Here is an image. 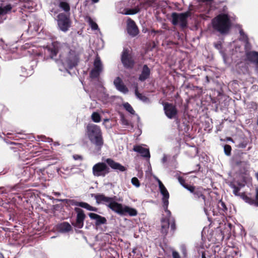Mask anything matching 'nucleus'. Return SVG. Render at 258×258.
<instances>
[{"label":"nucleus","mask_w":258,"mask_h":258,"mask_svg":"<svg viewBox=\"0 0 258 258\" xmlns=\"http://www.w3.org/2000/svg\"><path fill=\"white\" fill-rule=\"evenodd\" d=\"M91 196L96 199L97 204L108 203V207L112 211L120 215L123 216L128 214L130 216H136L138 214V211L136 209L116 202L115 201L116 196L108 197L101 194H92Z\"/></svg>","instance_id":"f257e3e1"},{"label":"nucleus","mask_w":258,"mask_h":258,"mask_svg":"<svg viewBox=\"0 0 258 258\" xmlns=\"http://www.w3.org/2000/svg\"><path fill=\"white\" fill-rule=\"evenodd\" d=\"M59 57L63 66L69 70L76 67L79 61V54L67 44L61 46Z\"/></svg>","instance_id":"f03ea898"},{"label":"nucleus","mask_w":258,"mask_h":258,"mask_svg":"<svg viewBox=\"0 0 258 258\" xmlns=\"http://www.w3.org/2000/svg\"><path fill=\"white\" fill-rule=\"evenodd\" d=\"M85 134L91 143L94 145L98 151L101 150L104 145V139L100 127L95 124L89 123L86 127Z\"/></svg>","instance_id":"7ed1b4c3"},{"label":"nucleus","mask_w":258,"mask_h":258,"mask_svg":"<svg viewBox=\"0 0 258 258\" xmlns=\"http://www.w3.org/2000/svg\"><path fill=\"white\" fill-rule=\"evenodd\" d=\"M213 28L221 34H226L231 27V22L227 14H219L212 20Z\"/></svg>","instance_id":"20e7f679"},{"label":"nucleus","mask_w":258,"mask_h":258,"mask_svg":"<svg viewBox=\"0 0 258 258\" xmlns=\"http://www.w3.org/2000/svg\"><path fill=\"white\" fill-rule=\"evenodd\" d=\"M230 186L233 189V193L236 196H239L246 203L258 207V188L256 189V194L255 199L246 195L245 192L240 193V187L237 186L233 183L230 184Z\"/></svg>","instance_id":"39448f33"},{"label":"nucleus","mask_w":258,"mask_h":258,"mask_svg":"<svg viewBox=\"0 0 258 258\" xmlns=\"http://www.w3.org/2000/svg\"><path fill=\"white\" fill-rule=\"evenodd\" d=\"M58 28L63 32H67L71 26L70 14L59 13L56 17Z\"/></svg>","instance_id":"423d86ee"},{"label":"nucleus","mask_w":258,"mask_h":258,"mask_svg":"<svg viewBox=\"0 0 258 258\" xmlns=\"http://www.w3.org/2000/svg\"><path fill=\"white\" fill-rule=\"evenodd\" d=\"M191 16V12L188 11L185 13L178 14L177 13H173L171 15L172 23L174 25L178 24V22H180V26L182 28H185L187 26V18Z\"/></svg>","instance_id":"0eeeda50"},{"label":"nucleus","mask_w":258,"mask_h":258,"mask_svg":"<svg viewBox=\"0 0 258 258\" xmlns=\"http://www.w3.org/2000/svg\"><path fill=\"white\" fill-rule=\"evenodd\" d=\"M121 61L124 68L127 69H133L135 64V61L130 53L128 49H124L121 56Z\"/></svg>","instance_id":"6e6552de"},{"label":"nucleus","mask_w":258,"mask_h":258,"mask_svg":"<svg viewBox=\"0 0 258 258\" xmlns=\"http://www.w3.org/2000/svg\"><path fill=\"white\" fill-rule=\"evenodd\" d=\"M187 190L192 194L193 198L197 201L200 200L206 201V196L205 193L207 190L202 186H195L192 185L190 187H187Z\"/></svg>","instance_id":"1a4fd4ad"},{"label":"nucleus","mask_w":258,"mask_h":258,"mask_svg":"<svg viewBox=\"0 0 258 258\" xmlns=\"http://www.w3.org/2000/svg\"><path fill=\"white\" fill-rule=\"evenodd\" d=\"M93 175L95 176H105L110 171L107 165L103 162L95 164L92 168Z\"/></svg>","instance_id":"9d476101"},{"label":"nucleus","mask_w":258,"mask_h":258,"mask_svg":"<svg viewBox=\"0 0 258 258\" xmlns=\"http://www.w3.org/2000/svg\"><path fill=\"white\" fill-rule=\"evenodd\" d=\"M93 65L94 68L89 74L90 77L92 79L98 78L103 71V65L98 56L95 58Z\"/></svg>","instance_id":"9b49d317"},{"label":"nucleus","mask_w":258,"mask_h":258,"mask_svg":"<svg viewBox=\"0 0 258 258\" xmlns=\"http://www.w3.org/2000/svg\"><path fill=\"white\" fill-rule=\"evenodd\" d=\"M163 105L165 114L168 118L172 119L176 116L178 110L175 105L166 102H164Z\"/></svg>","instance_id":"f8f14e48"},{"label":"nucleus","mask_w":258,"mask_h":258,"mask_svg":"<svg viewBox=\"0 0 258 258\" xmlns=\"http://www.w3.org/2000/svg\"><path fill=\"white\" fill-rule=\"evenodd\" d=\"M62 45L58 42H53L50 45L46 46L45 49V53H47L51 58H53L56 56L59 51L60 52Z\"/></svg>","instance_id":"ddd939ff"},{"label":"nucleus","mask_w":258,"mask_h":258,"mask_svg":"<svg viewBox=\"0 0 258 258\" xmlns=\"http://www.w3.org/2000/svg\"><path fill=\"white\" fill-rule=\"evenodd\" d=\"M75 211L77 213L76 221L75 223H72V224L77 228H82L84 226V221L85 219L86 215L84 214V211L79 208H75Z\"/></svg>","instance_id":"4468645a"},{"label":"nucleus","mask_w":258,"mask_h":258,"mask_svg":"<svg viewBox=\"0 0 258 258\" xmlns=\"http://www.w3.org/2000/svg\"><path fill=\"white\" fill-rule=\"evenodd\" d=\"M127 33L132 37L136 36L139 33V30L136 23L131 18L128 19L127 24Z\"/></svg>","instance_id":"2eb2a0df"},{"label":"nucleus","mask_w":258,"mask_h":258,"mask_svg":"<svg viewBox=\"0 0 258 258\" xmlns=\"http://www.w3.org/2000/svg\"><path fill=\"white\" fill-rule=\"evenodd\" d=\"M246 60L254 63L256 69L258 70V52L256 51H249L245 53Z\"/></svg>","instance_id":"dca6fc26"},{"label":"nucleus","mask_w":258,"mask_h":258,"mask_svg":"<svg viewBox=\"0 0 258 258\" xmlns=\"http://www.w3.org/2000/svg\"><path fill=\"white\" fill-rule=\"evenodd\" d=\"M105 162L109 166L114 170H119L121 172L124 171L126 170V168L124 166H122L120 163L115 162L111 158H107L106 159Z\"/></svg>","instance_id":"f3484780"},{"label":"nucleus","mask_w":258,"mask_h":258,"mask_svg":"<svg viewBox=\"0 0 258 258\" xmlns=\"http://www.w3.org/2000/svg\"><path fill=\"white\" fill-rule=\"evenodd\" d=\"M88 215L91 219H94L96 220L95 225L96 226H98L102 224H105L107 223V220L104 217H102L99 215H98L94 213H90Z\"/></svg>","instance_id":"a211bd4d"},{"label":"nucleus","mask_w":258,"mask_h":258,"mask_svg":"<svg viewBox=\"0 0 258 258\" xmlns=\"http://www.w3.org/2000/svg\"><path fill=\"white\" fill-rule=\"evenodd\" d=\"M113 83L118 91L124 93H126L128 91L127 88L123 83L122 80L119 77L116 78L114 80Z\"/></svg>","instance_id":"6ab92c4d"},{"label":"nucleus","mask_w":258,"mask_h":258,"mask_svg":"<svg viewBox=\"0 0 258 258\" xmlns=\"http://www.w3.org/2000/svg\"><path fill=\"white\" fill-rule=\"evenodd\" d=\"M133 150L135 152H138L141 154V155L145 158L150 157V151L148 149L143 147L140 145H136L134 146Z\"/></svg>","instance_id":"aec40b11"},{"label":"nucleus","mask_w":258,"mask_h":258,"mask_svg":"<svg viewBox=\"0 0 258 258\" xmlns=\"http://www.w3.org/2000/svg\"><path fill=\"white\" fill-rule=\"evenodd\" d=\"M159 187L161 194L163 196L162 199V203H167L169 198V194L163 183L158 180Z\"/></svg>","instance_id":"412c9836"},{"label":"nucleus","mask_w":258,"mask_h":258,"mask_svg":"<svg viewBox=\"0 0 258 258\" xmlns=\"http://www.w3.org/2000/svg\"><path fill=\"white\" fill-rule=\"evenodd\" d=\"M151 70L147 64H144L143 67L141 74L139 75V80L141 82H144L150 77Z\"/></svg>","instance_id":"4be33fe9"},{"label":"nucleus","mask_w":258,"mask_h":258,"mask_svg":"<svg viewBox=\"0 0 258 258\" xmlns=\"http://www.w3.org/2000/svg\"><path fill=\"white\" fill-rule=\"evenodd\" d=\"M169 219L168 218H162L161 220V233L165 236L167 235L169 228Z\"/></svg>","instance_id":"5701e85b"},{"label":"nucleus","mask_w":258,"mask_h":258,"mask_svg":"<svg viewBox=\"0 0 258 258\" xmlns=\"http://www.w3.org/2000/svg\"><path fill=\"white\" fill-rule=\"evenodd\" d=\"M56 228L58 231L62 233H67L72 230L71 225L67 222H63L57 224Z\"/></svg>","instance_id":"b1692460"},{"label":"nucleus","mask_w":258,"mask_h":258,"mask_svg":"<svg viewBox=\"0 0 258 258\" xmlns=\"http://www.w3.org/2000/svg\"><path fill=\"white\" fill-rule=\"evenodd\" d=\"M12 7L11 5H7L4 7H0V17L3 16L11 11Z\"/></svg>","instance_id":"393cba45"},{"label":"nucleus","mask_w":258,"mask_h":258,"mask_svg":"<svg viewBox=\"0 0 258 258\" xmlns=\"http://www.w3.org/2000/svg\"><path fill=\"white\" fill-rule=\"evenodd\" d=\"M217 207L219 212L222 214H224L225 213H226L228 210L225 203L221 200L218 202Z\"/></svg>","instance_id":"a878e982"},{"label":"nucleus","mask_w":258,"mask_h":258,"mask_svg":"<svg viewBox=\"0 0 258 258\" xmlns=\"http://www.w3.org/2000/svg\"><path fill=\"white\" fill-rule=\"evenodd\" d=\"M62 202L64 204L65 206L67 207L74 206H78L79 202L74 200L63 199L62 200Z\"/></svg>","instance_id":"bb28decb"},{"label":"nucleus","mask_w":258,"mask_h":258,"mask_svg":"<svg viewBox=\"0 0 258 258\" xmlns=\"http://www.w3.org/2000/svg\"><path fill=\"white\" fill-rule=\"evenodd\" d=\"M78 206L81 207L82 208L86 209L88 210L92 211H97V208L95 207H93L91 206H90L89 204H88L87 203L85 202H79L78 203Z\"/></svg>","instance_id":"cd10ccee"},{"label":"nucleus","mask_w":258,"mask_h":258,"mask_svg":"<svg viewBox=\"0 0 258 258\" xmlns=\"http://www.w3.org/2000/svg\"><path fill=\"white\" fill-rule=\"evenodd\" d=\"M28 77V74L26 72H23L22 74L19 73L16 77V80L17 82L21 83L23 82Z\"/></svg>","instance_id":"c85d7f7f"},{"label":"nucleus","mask_w":258,"mask_h":258,"mask_svg":"<svg viewBox=\"0 0 258 258\" xmlns=\"http://www.w3.org/2000/svg\"><path fill=\"white\" fill-rule=\"evenodd\" d=\"M135 94L139 99L143 101V102H147L149 101V99L147 97L138 92L137 87H136L135 89Z\"/></svg>","instance_id":"c756f323"},{"label":"nucleus","mask_w":258,"mask_h":258,"mask_svg":"<svg viewBox=\"0 0 258 258\" xmlns=\"http://www.w3.org/2000/svg\"><path fill=\"white\" fill-rule=\"evenodd\" d=\"M59 7L66 13L69 12L70 11V5L66 2H60L59 4Z\"/></svg>","instance_id":"7c9ffc66"},{"label":"nucleus","mask_w":258,"mask_h":258,"mask_svg":"<svg viewBox=\"0 0 258 258\" xmlns=\"http://www.w3.org/2000/svg\"><path fill=\"white\" fill-rule=\"evenodd\" d=\"M91 119L95 122H99L101 121V116L97 112H94L91 115Z\"/></svg>","instance_id":"2f4dec72"},{"label":"nucleus","mask_w":258,"mask_h":258,"mask_svg":"<svg viewBox=\"0 0 258 258\" xmlns=\"http://www.w3.org/2000/svg\"><path fill=\"white\" fill-rule=\"evenodd\" d=\"M180 184L187 190V187H190L192 185L188 184L185 182V180L184 178L182 176H179L177 178Z\"/></svg>","instance_id":"473e14b6"},{"label":"nucleus","mask_w":258,"mask_h":258,"mask_svg":"<svg viewBox=\"0 0 258 258\" xmlns=\"http://www.w3.org/2000/svg\"><path fill=\"white\" fill-rule=\"evenodd\" d=\"M123 107L124 109L130 112L132 114H135V111L134 110L132 106L128 103L126 102L123 104Z\"/></svg>","instance_id":"72a5a7b5"},{"label":"nucleus","mask_w":258,"mask_h":258,"mask_svg":"<svg viewBox=\"0 0 258 258\" xmlns=\"http://www.w3.org/2000/svg\"><path fill=\"white\" fill-rule=\"evenodd\" d=\"M88 22L90 25L91 28L94 30H97L98 29V25L95 22L93 21V20L92 19L91 17H88Z\"/></svg>","instance_id":"f704fd0d"},{"label":"nucleus","mask_w":258,"mask_h":258,"mask_svg":"<svg viewBox=\"0 0 258 258\" xmlns=\"http://www.w3.org/2000/svg\"><path fill=\"white\" fill-rule=\"evenodd\" d=\"M140 11V9L138 8H135L134 9H130L127 10L125 12V14L126 15H134Z\"/></svg>","instance_id":"c9c22d12"},{"label":"nucleus","mask_w":258,"mask_h":258,"mask_svg":"<svg viewBox=\"0 0 258 258\" xmlns=\"http://www.w3.org/2000/svg\"><path fill=\"white\" fill-rule=\"evenodd\" d=\"M152 2L149 0H146L144 2L141 3L142 8L147 9L148 7L152 6Z\"/></svg>","instance_id":"e433bc0d"},{"label":"nucleus","mask_w":258,"mask_h":258,"mask_svg":"<svg viewBox=\"0 0 258 258\" xmlns=\"http://www.w3.org/2000/svg\"><path fill=\"white\" fill-rule=\"evenodd\" d=\"M231 147L229 145L226 144L224 147V153L227 156L231 155Z\"/></svg>","instance_id":"4c0bfd02"},{"label":"nucleus","mask_w":258,"mask_h":258,"mask_svg":"<svg viewBox=\"0 0 258 258\" xmlns=\"http://www.w3.org/2000/svg\"><path fill=\"white\" fill-rule=\"evenodd\" d=\"M169 204V201H167V203H163V208L165 211V212L167 213V215L170 217L171 216V212L168 209V206Z\"/></svg>","instance_id":"58836bf2"},{"label":"nucleus","mask_w":258,"mask_h":258,"mask_svg":"<svg viewBox=\"0 0 258 258\" xmlns=\"http://www.w3.org/2000/svg\"><path fill=\"white\" fill-rule=\"evenodd\" d=\"M131 182L137 187H138L140 186V182L137 177H133L131 179Z\"/></svg>","instance_id":"ea45409f"},{"label":"nucleus","mask_w":258,"mask_h":258,"mask_svg":"<svg viewBox=\"0 0 258 258\" xmlns=\"http://www.w3.org/2000/svg\"><path fill=\"white\" fill-rule=\"evenodd\" d=\"M14 189V188L12 187L11 189V190H10L5 187H0V195L7 194L8 192L10 191L11 190H12Z\"/></svg>","instance_id":"a19ab883"},{"label":"nucleus","mask_w":258,"mask_h":258,"mask_svg":"<svg viewBox=\"0 0 258 258\" xmlns=\"http://www.w3.org/2000/svg\"><path fill=\"white\" fill-rule=\"evenodd\" d=\"M170 228L171 230L172 231L173 233H174V232L176 230L175 221L174 219L171 221Z\"/></svg>","instance_id":"79ce46f5"},{"label":"nucleus","mask_w":258,"mask_h":258,"mask_svg":"<svg viewBox=\"0 0 258 258\" xmlns=\"http://www.w3.org/2000/svg\"><path fill=\"white\" fill-rule=\"evenodd\" d=\"M172 255L173 258H181L179 253L175 250L172 251Z\"/></svg>","instance_id":"37998d69"},{"label":"nucleus","mask_w":258,"mask_h":258,"mask_svg":"<svg viewBox=\"0 0 258 258\" xmlns=\"http://www.w3.org/2000/svg\"><path fill=\"white\" fill-rule=\"evenodd\" d=\"M73 158L75 160H82L83 159V157L81 155L75 154L73 155Z\"/></svg>","instance_id":"c03bdc74"},{"label":"nucleus","mask_w":258,"mask_h":258,"mask_svg":"<svg viewBox=\"0 0 258 258\" xmlns=\"http://www.w3.org/2000/svg\"><path fill=\"white\" fill-rule=\"evenodd\" d=\"M122 123L124 125H128L129 124V122L127 120L123 118L122 119Z\"/></svg>","instance_id":"a18cd8bd"},{"label":"nucleus","mask_w":258,"mask_h":258,"mask_svg":"<svg viewBox=\"0 0 258 258\" xmlns=\"http://www.w3.org/2000/svg\"><path fill=\"white\" fill-rule=\"evenodd\" d=\"M214 0H199L202 3H212Z\"/></svg>","instance_id":"49530a36"},{"label":"nucleus","mask_w":258,"mask_h":258,"mask_svg":"<svg viewBox=\"0 0 258 258\" xmlns=\"http://www.w3.org/2000/svg\"><path fill=\"white\" fill-rule=\"evenodd\" d=\"M237 184H238V185H237V186H238V187H240V189L241 187H244V185H244V184L242 183H240V182H238Z\"/></svg>","instance_id":"de8ad7c7"},{"label":"nucleus","mask_w":258,"mask_h":258,"mask_svg":"<svg viewBox=\"0 0 258 258\" xmlns=\"http://www.w3.org/2000/svg\"><path fill=\"white\" fill-rule=\"evenodd\" d=\"M239 33H240L241 36H243L244 35V32L243 31V30H240V31H239Z\"/></svg>","instance_id":"09e8293b"},{"label":"nucleus","mask_w":258,"mask_h":258,"mask_svg":"<svg viewBox=\"0 0 258 258\" xmlns=\"http://www.w3.org/2000/svg\"><path fill=\"white\" fill-rule=\"evenodd\" d=\"M89 3V1L88 0H85L84 2V5L85 6H87L88 4Z\"/></svg>","instance_id":"8fccbe9b"},{"label":"nucleus","mask_w":258,"mask_h":258,"mask_svg":"<svg viewBox=\"0 0 258 258\" xmlns=\"http://www.w3.org/2000/svg\"><path fill=\"white\" fill-rule=\"evenodd\" d=\"M92 3L95 4L99 2V0H91Z\"/></svg>","instance_id":"3c124183"},{"label":"nucleus","mask_w":258,"mask_h":258,"mask_svg":"<svg viewBox=\"0 0 258 258\" xmlns=\"http://www.w3.org/2000/svg\"><path fill=\"white\" fill-rule=\"evenodd\" d=\"M202 258H207L205 252H203L202 254Z\"/></svg>","instance_id":"603ef678"},{"label":"nucleus","mask_w":258,"mask_h":258,"mask_svg":"<svg viewBox=\"0 0 258 258\" xmlns=\"http://www.w3.org/2000/svg\"><path fill=\"white\" fill-rule=\"evenodd\" d=\"M219 45H220V44H216V45H215V47H216V48H218Z\"/></svg>","instance_id":"864d4df0"},{"label":"nucleus","mask_w":258,"mask_h":258,"mask_svg":"<svg viewBox=\"0 0 258 258\" xmlns=\"http://www.w3.org/2000/svg\"><path fill=\"white\" fill-rule=\"evenodd\" d=\"M152 32L156 33V31L155 30H152Z\"/></svg>","instance_id":"5fc2aeb1"},{"label":"nucleus","mask_w":258,"mask_h":258,"mask_svg":"<svg viewBox=\"0 0 258 258\" xmlns=\"http://www.w3.org/2000/svg\"><path fill=\"white\" fill-rule=\"evenodd\" d=\"M206 79H207V81L209 82V79H208V76L206 77Z\"/></svg>","instance_id":"6e6d98bb"},{"label":"nucleus","mask_w":258,"mask_h":258,"mask_svg":"<svg viewBox=\"0 0 258 258\" xmlns=\"http://www.w3.org/2000/svg\"><path fill=\"white\" fill-rule=\"evenodd\" d=\"M256 177H257V179L258 180V172L256 173Z\"/></svg>","instance_id":"4d7b16f0"},{"label":"nucleus","mask_w":258,"mask_h":258,"mask_svg":"<svg viewBox=\"0 0 258 258\" xmlns=\"http://www.w3.org/2000/svg\"><path fill=\"white\" fill-rule=\"evenodd\" d=\"M257 258H258V252H257Z\"/></svg>","instance_id":"13d9d810"}]
</instances>
